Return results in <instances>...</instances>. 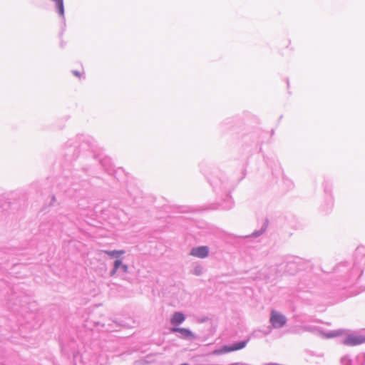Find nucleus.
Masks as SVG:
<instances>
[{"mask_svg":"<svg viewBox=\"0 0 365 365\" xmlns=\"http://www.w3.org/2000/svg\"><path fill=\"white\" fill-rule=\"evenodd\" d=\"M361 250V248L356 250V262L350 272V277L353 280L358 279L365 271V254L362 253Z\"/></svg>","mask_w":365,"mask_h":365,"instance_id":"obj_1","label":"nucleus"},{"mask_svg":"<svg viewBox=\"0 0 365 365\" xmlns=\"http://www.w3.org/2000/svg\"><path fill=\"white\" fill-rule=\"evenodd\" d=\"M250 338L243 341L234 343L232 345H225L221 349L215 350L214 354L217 355H220L230 351L240 350L246 346Z\"/></svg>","mask_w":365,"mask_h":365,"instance_id":"obj_2","label":"nucleus"},{"mask_svg":"<svg viewBox=\"0 0 365 365\" xmlns=\"http://www.w3.org/2000/svg\"><path fill=\"white\" fill-rule=\"evenodd\" d=\"M269 322L274 329H279L284 327L287 322L284 315L277 311H272Z\"/></svg>","mask_w":365,"mask_h":365,"instance_id":"obj_3","label":"nucleus"},{"mask_svg":"<svg viewBox=\"0 0 365 365\" xmlns=\"http://www.w3.org/2000/svg\"><path fill=\"white\" fill-rule=\"evenodd\" d=\"M365 342V336L359 334H348L342 341L346 346H356Z\"/></svg>","mask_w":365,"mask_h":365,"instance_id":"obj_4","label":"nucleus"},{"mask_svg":"<svg viewBox=\"0 0 365 365\" xmlns=\"http://www.w3.org/2000/svg\"><path fill=\"white\" fill-rule=\"evenodd\" d=\"M210 248L207 246H198L192 247L190 252V255L204 259L208 257Z\"/></svg>","mask_w":365,"mask_h":365,"instance_id":"obj_5","label":"nucleus"},{"mask_svg":"<svg viewBox=\"0 0 365 365\" xmlns=\"http://www.w3.org/2000/svg\"><path fill=\"white\" fill-rule=\"evenodd\" d=\"M170 331L172 333H180V336L179 337L183 339L193 340L196 338L192 331L187 328L172 327Z\"/></svg>","mask_w":365,"mask_h":365,"instance_id":"obj_6","label":"nucleus"},{"mask_svg":"<svg viewBox=\"0 0 365 365\" xmlns=\"http://www.w3.org/2000/svg\"><path fill=\"white\" fill-rule=\"evenodd\" d=\"M211 185L215 191H227L229 187V181L227 178H215L212 180Z\"/></svg>","mask_w":365,"mask_h":365,"instance_id":"obj_7","label":"nucleus"},{"mask_svg":"<svg viewBox=\"0 0 365 365\" xmlns=\"http://www.w3.org/2000/svg\"><path fill=\"white\" fill-rule=\"evenodd\" d=\"M185 320V316L182 312H175L172 315L170 319V324L174 326L181 324Z\"/></svg>","mask_w":365,"mask_h":365,"instance_id":"obj_8","label":"nucleus"},{"mask_svg":"<svg viewBox=\"0 0 365 365\" xmlns=\"http://www.w3.org/2000/svg\"><path fill=\"white\" fill-rule=\"evenodd\" d=\"M53 3H55V8L56 12L58 14L59 16L62 19L63 24H65V14H64V5L63 0H51Z\"/></svg>","mask_w":365,"mask_h":365,"instance_id":"obj_9","label":"nucleus"},{"mask_svg":"<svg viewBox=\"0 0 365 365\" xmlns=\"http://www.w3.org/2000/svg\"><path fill=\"white\" fill-rule=\"evenodd\" d=\"M297 264L295 262L289 261L287 262L285 272L294 274L297 270Z\"/></svg>","mask_w":365,"mask_h":365,"instance_id":"obj_10","label":"nucleus"},{"mask_svg":"<svg viewBox=\"0 0 365 365\" xmlns=\"http://www.w3.org/2000/svg\"><path fill=\"white\" fill-rule=\"evenodd\" d=\"M104 252L110 257L118 258L125 253L124 250H105Z\"/></svg>","mask_w":365,"mask_h":365,"instance_id":"obj_11","label":"nucleus"},{"mask_svg":"<svg viewBox=\"0 0 365 365\" xmlns=\"http://www.w3.org/2000/svg\"><path fill=\"white\" fill-rule=\"evenodd\" d=\"M121 264V260L120 259H116L113 263V267L110 272V276L113 277L115 276L118 270H119V266Z\"/></svg>","mask_w":365,"mask_h":365,"instance_id":"obj_12","label":"nucleus"},{"mask_svg":"<svg viewBox=\"0 0 365 365\" xmlns=\"http://www.w3.org/2000/svg\"><path fill=\"white\" fill-rule=\"evenodd\" d=\"M191 272H192V274H193L195 276H200L203 273V267L202 265H200L199 264H195Z\"/></svg>","mask_w":365,"mask_h":365,"instance_id":"obj_13","label":"nucleus"},{"mask_svg":"<svg viewBox=\"0 0 365 365\" xmlns=\"http://www.w3.org/2000/svg\"><path fill=\"white\" fill-rule=\"evenodd\" d=\"M342 333L341 330L329 331L327 333H324L325 338L330 339L341 335Z\"/></svg>","mask_w":365,"mask_h":365,"instance_id":"obj_14","label":"nucleus"},{"mask_svg":"<svg viewBox=\"0 0 365 365\" xmlns=\"http://www.w3.org/2000/svg\"><path fill=\"white\" fill-rule=\"evenodd\" d=\"M233 204H234V202H233L231 197L227 196V198L225 200V202L223 203V205L222 206L223 209L229 210L232 207Z\"/></svg>","mask_w":365,"mask_h":365,"instance_id":"obj_15","label":"nucleus"},{"mask_svg":"<svg viewBox=\"0 0 365 365\" xmlns=\"http://www.w3.org/2000/svg\"><path fill=\"white\" fill-rule=\"evenodd\" d=\"M267 226L263 225L259 230H256L250 237H258L261 236L265 231Z\"/></svg>","mask_w":365,"mask_h":365,"instance_id":"obj_16","label":"nucleus"},{"mask_svg":"<svg viewBox=\"0 0 365 365\" xmlns=\"http://www.w3.org/2000/svg\"><path fill=\"white\" fill-rule=\"evenodd\" d=\"M110 159L109 158H103V159H101L100 160V163L101 164V165L107 170H110Z\"/></svg>","mask_w":365,"mask_h":365,"instance_id":"obj_17","label":"nucleus"},{"mask_svg":"<svg viewBox=\"0 0 365 365\" xmlns=\"http://www.w3.org/2000/svg\"><path fill=\"white\" fill-rule=\"evenodd\" d=\"M118 272L128 273V265L123 264V262H121V264L119 266V270Z\"/></svg>","mask_w":365,"mask_h":365,"instance_id":"obj_18","label":"nucleus"},{"mask_svg":"<svg viewBox=\"0 0 365 365\" xmlns=\"http://www.w3.org/2000/svg\"><path fill=\"white\" fill-rule=\"evenodd\" d=\"M341 363L342 365H351V361L347 356L342 357Z\"/></svg>","mask_w":365,"mask_h":365,"instance_id":"obj_19","label":"nucleus"},{"mask_svg":"<svg viewBox=\"0 0 365 365\" xmlns=\"http://www.w3.org/2000/svg\"><path fill=\"white\" fill-rule=\"evenodd\" d=\"M73 73L76 76H80V72L78 71H73Z\"/></svg>","mask_w":365,"mask_h":365,"instance_id":"obj_20","label":"nucleus"},{"mask_svg":"<svg viewBox=\"0 0 365 365\" xmlns=\"http://www.w3.org/2000/svg\"><path fill=\"white\" fill-rule=\"evenodd\" d=\"M91 140H93V139H90L88 138L86 139V142L89 143V146H93L92 143L91 142Z\"/></svg>","mask_w":365,"mask_h":365,"instance_id":"obj_21","label":"nucleus"},{"mask_svg":"<svg viewBox=\"0 0 365 365\" xmlns=\"http://www.w3.org/2000/svg\"><path fill=\"white\" fill-rule=\"evenodd\" d=\"M345 267V264H339V265L337 267V268H336V269H337L339 271H341V267Z\"/></svg>","mask_w":365,"mask_h":365,"instance_id":"obj_22","label":"nucleus"},{"mask_svg":"<svg viewBox=\"0 0 365 365\" xmlns=\"http://www.w3.org/2000/svg\"><path fill=\"white\" fill-rule=\"evenodd\" d=\"M324 191H325L326 192H328V189H327V187H324Z\"/></svg>","mask_w":365,"mask_h":365,"instance_id":"obj_23","label":"nucleus"},{"mask_svg":"<svg viewBox=\"0 0 365 365\" xmlns=\"http://www.w3.org/2000/svg\"><path fill=\"white\" fill-rule=\"evenodd\" d=\"M106 331H110L111 329H109V328H106Z\"/></svg>","mask_w":365,"mask_h":365,"instance_id":"obj_24","label":"nucleus"},{"mask_svg":"<svg viewBox=\"0 0 365 365\" xmlns=\"http://www.w3.org/2000/svg\"><path fill=\"white\" fill-rule=\"evenodd\" d=\"M140 364V362H135V365H138Z\"/></svg>","mask_w":365,"mask_h":365,"instance_id":"obj_25","label":"nucleus"}]
</instances>
